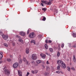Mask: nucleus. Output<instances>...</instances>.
<instances>
[{"instance_id": "2eb2a0df", "label": "nucleus", "mask_w": 76, "mask_h": 76, "mask_svg": "<svg viewBox=\"0 0 76 76\" xmlns=\"http://www.w3.org/2000/svg\"><path fill=\"white\" fill-rule=\"evenodd\" d=\"M36 63L37 64H39L40 63H41L42 62L41 61V60H38L36 61Z\"/></svg>"}, {"instance_id": "58836bf2", "label": "nucleus", "mask_w": 76, "mask_h": 76, "mask_svg": "<svg viewBox=\"0 0 76 76\" xmlns=\"http://www.w3.org/2000/svg\"><path fill=\"white\" fill-rule=\"evenodd\" d=\"M29 75V72H27V74L26 75V76H28V75Z\"/></svg>"}, {"instance_id": "37998d69", "label": "nucleus", "mask_w": 76, "mask_h": 76, "mask_svg": "<svg viewBox=\"0 0 76 76\" xmlns=\"http://www.w3.org/2000/svg\"><path fill=\"white\" fill-rule=\"evenodd\" d=\"M52 42V41H51V40H49V43H51Z\"/></svg>"}, {"instance_id": "cd10ccee", "label": "nucleus", "mask_w": 76, "mask_h": 76, "mask_svg": "<svg viewBox=\"0 0 76 76\" xmlns=\"http://www.w3.org/2000/svg\"><path fill=\"white\" fill-rule=\"evenodd\" d=\"M64 46V43H62L61 46V48H63Z\"/></svg>"}, {"instance_id": "6e6552de", "label": "nucleus", "mask_w": 76, "mask_h": 76, "mask_svg": "<svg viewBox=\"0 0 76 76\" xmlns=\"http://www.w3.org/2000/svg\"><path fill=\"white\" fill-rule=\"evenodd\" d=\"M63 62L62 61H60V60H58L57 61V63L58 64H59V65H60V64H63Z\"/></svg>"}, {"instance_id": "f8f14e48", "label": "nucleus", "mask_w": 76, "mask_h": 76, "mask_svg": "<svg viewBox=\"0 0 76 76\" xmlns=\"http://www.w3.org/2000/svg\"><path fill=\"white\" fill-rule=\"evenodd\" d=\"M40 56L42 58H45L46 57L45 55L44 54H40Z\"/></svg>"}, {"instance_id": "39448f33", "label": "nucleus", "mask_w": 76, "mask_h": 76, "mask_svg": "<svg viewBox=\"0 0 76 76\" xmlns=\"http://www.w3.org/2000/svg\"><path fill=\"white\" fill-rule=\"evenodd\" d=\"M53 0H49L48 2L47 1L46 4L47 5H49V6H50V5L52 4Z\"/></svg>"}, {"instance_id": "680f3d73", "label": "nucleus", "mask_w": 76, "mask_h": 76, "mask_svg": "<svg viewBox=\"0 0 76 76\" xmlns=\"http://www.w3.org/2000/svg\"><path fill=\"white\" fill-rule=\"evenodd\" d=\"M25 41H26V40Z\"/></svg>"}, {"instance_id": "f03ea898", "label": "nucleus", "mask_w": 76, "mask_h": 76, "mask_svg": "<svg viewBox=\"0 0 76 76\" xmlns=\"http://www.w3.org/2000/svg\"><path fill=\"white\" fill-rule=\"evenodd\" d=\"M3 70H4V72L5 74L6 75H10V71L9 69H3Z\"/></svg>"}, {"instance_id": "603ef678", "label": "nucleus", "mask_w": 76, "mask_h": 76, "mask_svg": "<svg viewBox=\"0 0 76 76\" xmlns=\"http://www.w3.org/2000/svg\"><path fill=\"white\" fill-rule=\"evenodd\" d=\"M42 67H43V68H45V66L44 65H42Z\"/></svg>"}, {"instance_id": "393cba45", "label": "nucleus", "mask_w": 76, "mask_h": 76, "mask_svg": "<svg viewBox=\"0 0 76 76\" xmlns=\"http://www.w3.org/2000/svg\"><path fill=\"white\" fill-rule=\"evenodd\" d=\"M42 10H43V11H44V12H45V11H46L47 10V9H46V8H42Z\"/></svg>"}, {"instance_id": "20e7f679", "label": "nucleus", "mask_w": 76, "mask_h": 76, "mask_svg": "<svg viewBox=\"0 0 76 76\" xmlns=\"http://www.w3.org/2000/svg\"><path fill=\"white\" fill-rule=\"evenodd\" d=\"M29 37L31 38H34L35 37V34L34 33H31L29 34Z\"/></svg>"}, {"instance_id": "bf43d9fd", "label": "nucleus", "mask_w": 76, "mask_h": 76, "mask_svg": "<svg viewBox=\"0 0 76 76\" xmlns=\"http://www.w3.org/2000/svg\"><path fill=\"white\" fill-rule=\"evenodd\" d=\"M32 63H34V61H33V62H32Z\"/></svg>"}, {"instance_id": "423d86ee", "label": "nucleus", "mask_w": 76, "mask_h": 76, "mask_svg": "<svg viewBox=\"0 0 76 76\" xmlns=\"http://www.w3.org/2000/svg\"><path fill=\"white\" fill-rule=\"evenodd\" d=\"M18 63H15L13 65L12 67L14 69H15L16 68H17L18 67Z\"/></svg>"}, {"instance_id": "f257e3e1", "label": "nucleus", "mask_w": 76, "mask_h": 76, "mask_svg": "<svg viewBox=\"0 0 76 76\" xmlns=\"http://www.w3.org/2000/svg\"><path fill=\"white\" fill-rule=\"evenodd\" d=\"M1 35L2 36V38L4 39H7L8 38V36L7 35H5L3 33L2 31H0Z\"/></svg>"}, {"instance_id": "72a5a7b5", "label": "nucleus", "mask_w": 76, "mask_h": 76, "mask_svg": "<svg viewBox=\"0 0 76 76\" xmlns=\"http://www.w3.org/2000/svg\"><path fill=\"white\" fill-rule=\"evenodd\" d=\"M50 52H53V49H52L51 48H50Z\"/></svg>"}, {"instance_id": "1a4fd4ad", "label": "nucleus", "mask_w": 76, "mask_h": 76, "mask_svg": "<svg viewBox=\"0 0 76 76\" xmlns=\"http://www.w3.org/2000/svg\"><path fill=\"white\" fill-rule=\"evenodd\" d=\"M23 61H25V62H26V64H29V62L26 60V58H23Z\"/></svg>"}, {"instance_id": "0eeeda50", "label": "nucleus", "mask_w": 76, "mask_h": 76, "mask_svg": "<svg viewBox=\"0 0 76 76\" xmlns=\"http://www.w3.org/2000/svg\"><path fill=\"white\" fill-rule=\"evenodd\" d=\"M61 64L62 65V68L63 69H65L66 67V65L65 63H64V62H63V63L62 64Z\"/></svg>"}, {"instance_id": "c85d7f7f", "label": "nucleus", "mask_w": 76, "mask_h": 76, "mask_svg": "<svg viewBox=\"0 0 76 76\" xmlns=\"http://www.w3.org/2000/svg\"><path fill=\"white\" fill-rule=\"evenodd\" d=\"M46 20V18H45V17H43V19H42V20H43V21H45V20Z\"/></svg>"}, {"instance_id": "09e8293b", "label": "nucleus", "mask_w": 76, "mask_h": 76, "mask_svg": "<svg viewBox=\"0 0 76 76\" xmlns=\"http://www.w3.org/2000/svg\"><path fill=\"white\" fill-rule=\"evenodd\" d=\"M22 60H20V63H22Z\"/></svg>"}, {"instance_id": "b1692460", "label": "nucleus", "mask_w": 76, "mask_h": 76, "mask_svg": "<svg viewBox=\"0 0 76 76\" xmlns=\"http://www.w3.org/2000/svg\"><path fill=\"white\" fill-rule=\"evenodd\" d=\"M72 35H73V37H76V34L75 33H73L72 34Z\"/></svg>"}, {"instance_id": "ddd939ff", "label": "nucleus", "mask_w": 76, "mask_h": 76, "mask_svg": "<svg viewBox=\"0 0 76 76\" xmlns=\"http://www.w3.org/2000/svg\"><path fill=\"white\" fill-rule=\"evenodd\" d=\"M73 60L74 61V62H75V64H76V59L75 58V55L73 56Z\"/></svg>"}, {"instance_id": "c9c22d12", "label": "nucleus", "mask_w": 76, "mask_h": 76, "mask_svg": "<svg viewBox=\"0 0 76 76\" xmlns=\"http://www.w3.org/2000/svg\"><path fill=\"white\" fill-rule=\"evenodd\" d=\"M48 73L47 72H45V76H47L48 75Z\"/></svg>"}, {"instance_id": "c756f323", "label": "nucleus", "mask_w": 76, "mask_h": 76, "mask_svg": "<svg viewBox=\"0 0 76 76\" xmlns=\"http://www.w3.org/2000/svg\"><path fill=\"white\" fill-rule=\"evenodd\" d=\"M30 30V29H28L27 32V34H29V31Z\"/></svg>"}, {"instance_id": "9d476101", "label": "nucleus", "mask_w": 76, "mask_h": 76, "mask_svg": "<svg viewBox=\"0 0 76 76\" xmlns=\"http://www.w3.org/2000/svg\"><path fill=\"white\" fill-rule=\"evenodd\" d=\"M20 34L21 36H23V37L25 35V33L23 31H21V32H20Z\"/></svg>"}, {"instance_id": "a211bd4d", "label": "nucleus", "mask_w": 76, "mask_h": 76, "mask_svg": "<svg viewBox=\"0 0 76 76\" xmlns=\"http://www.w3.org/2000/svg\"><path fill=\"white\" fill-rule=\"evenodd\" d=\"M41 2L42 3H45V4H47V1H45L44 0H42L41 1Z\"/></svg>"}, {"instance_id": "a18cd8bd", "label": "nucleus", "mask_w": 76, "mask_h": 76, "mask_svg": "<svg viewBox=\"0 0 76 76\" xmlns=\"http://www.w3.org/2000/svg\"><path fill=\"white\" fill-rule=\"evenodd\" d=\"M12 45L13 46H15V43H12Z\"/></svg>"}, {"instance_id": "dca6fc26", "label": "nucleus", "mask_w": 76, "mask_h": 76, "mask_svg": "<svg viewBox=\"0 0 76 76\" xmlns=\"http://www.w3.org/2000/svg\"><path fill=\"white\" fill-rule=\"evenodd\" d=\"M29 49L26 48V53L27 54H28L29 53Z\"/></svg>"}, {"instance_id": "49530a36", "label": "nucleus", "mask_w": 76, "mask_h": 76, "mask_svg": "<svg viewBox=\"0 0 76 76\" xmlns=\"http://www.w3.org/2000/svg\"><path fill=\"white\" fill-rule=\"evenodd\" d=\"M41 5L42 6H44V4H43V3H41Z\"/></svg>"}, {"instance_id": "f704fd0d", "label": "nucleus", "mask_w": 76, "mask_h": 76, "mask_svg": "<svg viewBox=\"0 0 76 76\" xmlns=\"http://www.w3.org/2000/svg\"><path fill=\"white\" fill-rule=\"evenodd\" d=\"M46 54H47V55H48V56H49L50 57H51V55H50V53H46Z\"/></svg>"}, {"instance_id": "8fccbe9b", "label": "nucleus", "mask_w": 76, "mask_h": 76, "mask_svg": "<svg viewBox=\"0 0 76 76\" xmlns=\"http://www.w3.org/2000/svg\"><path fill=\"white\" fill-rule=\"evenodd\" d=\"M47 41H48V40L47 39H46V40H45V42L46 43H48V42H47Z\"/></svg>"}, {"instance_id": "6ab92c4d", "label": "nucleus", "mask_w": 76, "mask_h": 76, "mask_svg": "<svg viewBox=\"0 0 76 76\" xmlns=\"http://www.w3.org/2000/svg\"><path fill=\"white\" fill-rule=\"evenodd\" d=\"M41 37H42V35H39L38 36V37L39 39H41Z\"/></svg>"}, {"instance_id": "7c9ffc66", "label": "nucleus", "mask_w": 76, "mask_h": 76, "mask_svg": "<svg viewBox=\"0 0 76 76\" xmlns=\"http://www.w3.org/2000/svg\"><path fill=\"white\" fill-rule=\"evenodd\" d=\"M16 38H18L19 39H20V37L19 36H18V35H17L16 36Z\"/></svg>"}, {"instance_id": "e433bc0d", "label": "nucleus", "mask_w": 76, "mask_h": 76, "mask_svg": "<svg viewBox=\"0 0 76 76\" xmlns=\"http://www.w3.org/2000/svg\"><path fill=\"white\" fill-rule=\"evenodd\" d=\"M56 73H60V72L59 71H56Z\"/></svg>"}, {"instance_id": "bb28decb", "label": "nucleus", "mask_w": 76, "mask_h": 76, "mask_svg": "<svg viewBox=\"0 0 76 76\" xmlns=\"http://www.w3.org/2000/svg\"><path fill=\"white\" fill-rule=\"evenodd\" d=\"M4 46H5V47H8V45H7V44L5 43L4 44Z\"/></svg>"}, {"instance_id": "a878e982", "label": "nucleus", "mask_w": 76, "mask_h": 76, "mask_svg": "<svg viewBox=\"0 0 76 76\" xmlns=\"http://www.w3.org/2000/svg\"><path fill=\"white\" fill-rule=\"evenodd\" d=\"M60 66H58L57 67V69L58 70H59L60 69Z\"/></svg>"}, {"instance_id": "3c124183", "label": "nucleus", "mask_w": 76, "mask_h": 76, "mask_svg": "<svg viewBox=\"0 0 76 76\" xmlns=\"http://www.w3.org/2000/svg\"><path fill=\"white\" fill-rule=\"evenodd\" d=\"M3 62V61H0V64H1V63Z\"/></svg>"}, {"instance_id": "aec40b11", "label": "nucleus", "mask_w": 76, "mask_h": 76, "mask_svg": "<svg viewBox=\"0 0 76 76\" xmlns=\"http://www.w3.org/2000/svg\"><path fill=\"white\" fill-rule=\"evenodd\" d=\"M45 48H46V49H48V46H47V44H45Z\"/></svg>"}, {"instance_id": "9b49d317", "label": "nucleus", "mask_w": 76, "mask_h": 76, "mask_svg": "<svg viewBox=\"0 0 76 76\" xmlns=\"http://www.w3.org/2000/svg\"><path fill=\"white\" fill-rule=\"evenodd\" d=\"M3 53L2 52H1L0 53V60H2V58H3Z\"/></svg>"}, {"instance_id": "864d4df0", "label": "nucleus", "mask_w": 76, "mask_h": 76, "mask_svg": "<svg viewBox=\"0 0 76 76\" xmlns=\"http://www.w3.org/2000/svg\"><path fill=\"white\" fill-rule=\"evenodd\" d=\"M61 73H62V74H63L64 73V72H62V71H61Z\"/></svg>"}, {"instance_id": "4c0bfd02", "label": "nucleus", "mask_w": 76, "mask_h": 76, "mask_svg": "<svg viewBox=\"0 0 76 76\" xmlns=\"http://www.w3.org/2000/svg\"><path fill=\"white\" fill-rule=\"evenodd\" d=\"M67 70H68V71H70V68L69 67H68Z\"/></svg>"}, {"instance_id": "5fc2aeb1", "label": "nucleus", "mask_w": 76, "mask_h": 76, "mask_svg": "<svg viewBox=\"0 0 76 76\" xmlns=\"http://www.w3.org/2000/svg\"><path fill=\"white\" fill-rule=\"evenodd\" d=\"M10 57H11V58H12V55H10Z\"/></svg>"}, {"instance_id": "c03bdc74", "label": "nucleus", "mask_w": 76, "mask_h": 76, "mask_svg": "<svg viewBox=\"0 0 76 76\" xmlns=\"http://www.w3.org/2000/svg\"><path fill=\"white\" fill-rule=\"evenodd\" d=\"M46 64H49V63H48V61H47L46 62Z\"/></svg>"}, {"instance_id": "473e14b6", "label": "nucleus", "mask_w": 76, "mask_h": 76, "mask_svg": "<svg viewBox=\"0 0 76 76\" xmlns=\"http://www.w3.org/2000/svg\"><path fill=\"white\" fill-rule=\"evenodd\" d=\"M38 73V70H34V73H36V74H37V73Z\"/></svg>"}, {"instance_id": "5701e85b", "label": "nucleus", "mask_w": 76, "mask_h": 76, "mask_svg": "<svg viewBox=\"0 0 76 76\" xmlns=\"http://www.w3.org/2000/svg\"><path fill=\"white\" fill-rule=\"evenodd\" d=\"M18 41H19V42H23V40L22 39L20 38L18 40Z\"/></svg>"}, {"instance_id": "de8ad7c7", "label": "nucleus", "mask_w": 76, "mask_h": 76, "mask_svg": "<svg viewBox=\"0 0 76 76\" xmlns=\"http://www.w3.org/2000/svg\"><path fill=\"white\" fill-rule=\"evenodd\" d=\"M38 66V64H35V66Z\"/></svg>"}, {"instance_id": "f3484780", "label": "nucleus", "mask_w": 76, "mask_h": 76, "mask_svg": "<svg viewBox=\"0 0 76 76\" xmlns=\"http://www.w3.org/2000/svg\"><path fill=\"white\" fill-rule=\"evenodd\" d=\"M7 61H9V62H10L12 61V59H11V58H7Z\"/></svg>"}, {"instance_id": "4be33fe9", "label": "nucleus", "mask_w": 76, "mask_h": 76, "mask_svg": "<svg viewBox=\"0 0 76 76\" xmlns=\"http://www.w3.org/2000/svg\"><path fill=\"white\" fill-rule=\"evenodd\" d=\"M31 43H33L34 44H35V41L34 40H32L31 41Z\"/></svg>"}, {"instance_id": "2f4dec72", "label": "nucleus", "mask_w": 76, "mask_h": 76, "mask_svg": "<svg viewBox=\"0 0 76 76\" xmlns=\"http://www.w3.org/2000/svg\"><path fill=\"white\" fill-rule=\"evenodd\" d=\"M60 52H58L57 53V56L59 57V56H60Z\"/></svg>"}, {"instance_id": "412c9836", "label": "nucleus", "mask_w": 76, "mask_h": 76, "mask_svg": "<svg viewBox=\"0 0 76 76\" xmlns=\"http://www.w3.org/2000/svg\"><path fill=\"white\" fill-rule=\"evenodd\" d=\"M46 70L47 71H50V68H49V67L47 66L46 67Z\"/></svg>"}, {"instance_id": "ea45409f", "label": "nucleus", "mask_w": 76, "mask_h": 76, "mask_svg": "<svg viewBox=\"0 0 76 76\" xmlns=\"http://www.w3.org/2000/svg\"><path fill=\"white\" fill-rule=\"evenodd\" d=\"M31 72L33 74H34V73H35V71H34L32 70L31 71Z\"/></svg>"}, {"instance_id": "4468645a", "label": "nucleus", "mask_w": 76, "mask_h": 76, "mask_svg": "<svg viewBox=\"0 0 76 76\" xmlns=\"http://www.w3.org/2000/svg\"><path fill=\"white\" fill-rule=\"evenodd\" d=\"M18 73L19 76H22V72H21L20 71L18 70Z\"/></svg>"}, {"instance_id": "4d7b16f0", "label": "nucleus", "mask_w": 76, "mask_h": 76, "mask_svg": "<svg viewBox=\"0 0 76 76\" xmlns=\"http://www.w3.org/2000/svg\"><path fill=\"white\" fill-rule=\"evenodd\" d=\"M58 50H60V47H59V49H58Z\"/></svg>"}, {"instance_id": "79ce46f5", "label": "nucleus", "mask_w": 76, "mask_h": 76, "mask_svg": "<svg viewBox=\"0 0 76 76\" xmlns=\"http://www.w3.org/2000/svg\"><path fill=\"white\" fill-rule=\"evenodd\" d=\"M71 69L73 70H75V69L74 68V67H72Z\"/></svg>"}, {"instance_id": "7ed1b4c3", "label": "nucleus", "mask_w": 76, "mask_h": 76, "mask_svg": "<svg viewBox=\"0 0 76 76\" xmlns=\"http://www.w3.org/2000/svg\"><path fill=\"white\" fill-rule=\"evenodd\" d=\"M31 58L33 60H35L37 59V55L35 54H32L31 55Z\"/></svg>"}, {"instance_id": "6e6d98bb", "label": "nucleus", "mask_w": 76, "mask_h": 76, "mask_svg": "<svg viewBox=\"0 0 76 76\" xmlns=\"http://www.w3.org/2000/svg\"><path fill=\"white\" fill-rule=\"evenodd\" d=\"M58 47H60V44H58Z\"/></svg>"}, {"instance_id": "052dcab7", "label": "nucleus", "mask_w": 76, "mask_h": 76, "mask_svg": "<svg viewBox=\"0 0 76 76\" xmlns=\"http://www.w3.org/2000/svg\"><path fill=\"white\" fill-rule=\"evenodd\" d=\"M27 43H28V42H27Z\"/></svg>"}, {"instance_id": "a19ab883", "label": "nucleus", "mask_w": 76, "mask_h": 76, "mask_svg": "<svg viewBox=\"0 0 76 76\" xmlns=\"http://www.w3.org/2000/svg\"><path fill=\"white\" fill-rule=\"evenodd\" d=\"M72 47L76 48V44H75L73 46H72Z\"/></svg>"}, {"instance_id": "13d9d810", "label": "nucleus", "mask_w": 76, "mask_h": 76, "mask_svg": "<svg viewBox=\"0 0 76 76\" xmlns=\"http://www.w3.org/2000/svg\"><path fill=\"white\" fill-rule=\"evenodd\" d=\"M19 57H21V55H19Z\"/></svg>"}]
</instances>
